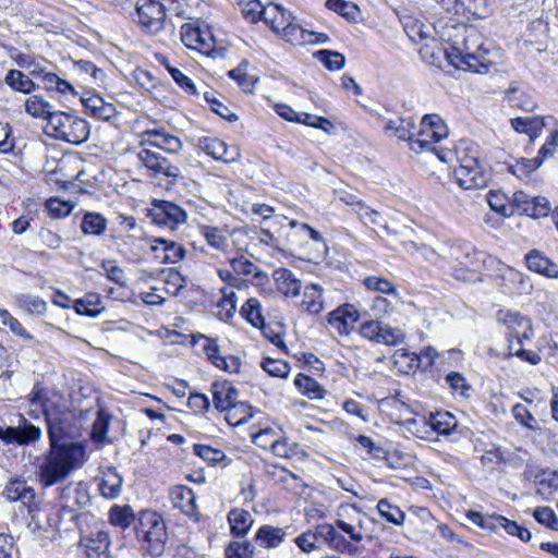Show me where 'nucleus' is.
I'll use <instances>...</instances> for the list:
<instances>
[{
    "label": "nucleus",
    "mask_w": 558,
    "mask_h": 558,
    "mask_svg": "<svg viewBox=\"0 0 558 558\" xmlns=\"http://www.w3.org/2000/svg\"><path fill=\"white\" fill-rule=\"evenodd\" d=\"M46 393L37 388V405L47 424L51 453L45 465L41 466L40 481L45 486H51L64 478L71 470L76 468L84 459L83 445L69 441L72 437L70 423L74 415L72 412L61 410L56 402L45 400Z\"/></svg>",
    "instance_id": "obj_1"
},
{
    "label": "nucleus",
    "mask_w": 558,
    "mask_h": 558,
    "mask_svg": "<svg viewBox=\"0 0 558 558\" xmlns=\"http://www.w3.org/2000/svg\"><path fill=\"white\" fill-rule=\"evenodd\" d=\"M437 157L442 162L456 160L459 163L454 167V178L462 189H478L487 184L488 178L478 161L477 146L472 142L461 140L453 149L437 150Z\"/></svg>",
    "instance_id": "obj_2"
},
{
    "label": "nucleus",
    "mask_w": 558,
    "mask_h": 558,
    "mask_svg": "<svg viewBox=\"0 0 558 558\" xmlns=\"http://www.w3.org/2000/svg\"><path fill=\"white\" fill-rule=\"evenodd\" d=\"M136 534L143 539V549L151 557L165 553L168 533L163 518L155 511H143L136 526Z\"/></svg>",
    "instance_id": "obj_3"
},
{
    "label": "nucleus",
    "mask_w": 558,
    "mask_h": 558,
    "mask_svg": "<svg viewBox=\"0 0 558 558\" xmlns=\"http://www.w3.org/2000/svg\"><path fill=\"white\" fill-rule=\"evenodd\" d=\"M448 136V128L438 114H425L420 124V130L415 133L410 143L411 150L415 153L433 151L437 156L436 146L441 140Z\"/></svg>",
    "instance_id": "obj_4"
},
{
    "label": "nucleus",
    "mask_w": 558,
    "mask_h": 558,
    "mask_svg": "<svg viewBox=\"0 0 558 558\" xmlns=\"http://www.w3.org/2000/svg\"><path fill=\"white\" fill-rule=\"evenodd\" d=\"M242 12L250 23H256L263 19L276 32H289L292 27L291 13L278 4L265 8L259 0H248Z\"/></svg>",
    "instance_id": "obj_5"
},
{
    "label": "nucleus",
    "mask_w": 558,
    "mask_h": 558,
    "mask_svg": "<svg viewBox=\"0 0 558 558\" xmlns=\"http://www.w3.org/2000/svg\"><path fill=\"white\" fill-rule=\"evenodd\" d=\"M477 33L472 32L464 39V48L461 52L460 64L463 70L485 74L493 62L488 58V49L480 41Z\"/></svg>",
    "instance_id": "obj_6"
},
{
    "label": "nucleus",
    "mask_w": 558,
    "mask_h": 558,
    "mask_svg": "<svg viewBox=\"0 0 558 558\" xmlns=\"http://www.w3.org/2000/svg\"><path fill=\"white\" fill-rule=\"evenodd\" d=\"M147 217L156 226L175 230L179 225L186 221L187 215L183 208L169 201H157L151 203Z\"/></svg>",
    "instance_id": "obj_7"
},
{
    "label": "nucleus",
    "mask_w": 558,
    "mask_h": 558,
    "mask_svg": "<svg viewBox=\"0 0 558 558\" xmlns=\"http://www.w3.org/2000/svg\"><path fill=\"white\" fill-rule=\"evenodd\" d=\"M137 158L150 171L151 177L162 175L170 179L172 183H175L181 177L180 167L159 153L143 148L138 151Z\"/></svg>",
    "instance_id": "obj_8"
},
{
    "label": "nucleus",
    "mask_w": 558,
    "mask_h": 558,
    "mask_svg": "<svg viewBox=\"0 0 558 558\" xmlns=\"http://www.w3.org/2000/svg\"><path fill=\"white\" fill-rule=\"evenodd\" d=\"M211 391L215 408L220 412H227L226 420L228 423H232V416L239 409H243L245 411L251 409L250 405L243 402H236L238 390L229 381L214 383L211 385Z\"/></svg>",
    "instance_id": "obj_9"
},
{
    "label": "nucleus",
    "mask_w": 558,
    "mask_h": 558,
    "mask_svg": "<svg viewBox=\"0 0 558 558\" xmlns=\"http://www.w3.org/2000/svg\"><path fill=\"white\" fill-rule=\"evenodd\" d=\"M136 17L143 31L156 34L163 27L166 10L158 0H138Z\"/></svg>",
    "instance_id": "obj_10"
},
{
    "label": "nucleus",
    "mask_w": 558,
    "mask_h": 558,
    "mask_svg": "<svg viewBox=\"0 0 558 558\" xmlns=\"http://www.w3.org/2000/svg\"><path fill=\"white\" fill-rule=\"evenodd\" d=\"M356 214L363 225L375 231L380 229L387 234H391L397 238H408L409 233L413 232V230L405 225L397 227L393 223H388L379 211L371 208L365 203L364 205H360V208L356 209Z\"/></svg>",
    "instance_id": "obj_11"
},
{
    "label": "nucleus",
    "mask_w": 558,
    "mask_h": 558,
    "mask_svg": "<svg viewBox=\"0 0 558 558\" xmlns=\"http://www.w3.org/2000/svg\"><path fill=\"white\" fill-rule=\"evenodd\" d=\"M69 114L51 110V106L37 96V120H40L43 132L50 137L58 138Z\"/></svg>",
    "instance_id": "obj_12"
},
{
    "label": "nucleus",
    "mask_w": 558,
    "mask_h": 558,
    "mask_svg": "<svg viewBox=\"0 0 558 558\" xmlns=\"http://www.w3.org/2000/svg\"><path fill=\"white\" fill-rule=\"evenodd\" d=\"M498 319L510 330L509 336L517 339L519 344L524 340H531L533 329L531 320L517 311H499Z\"/></svg>",
    "instance_id": "obj_13"
},
{
    "label": "nucleus",
    "mask_w": 558,
    "mask_h": 558,
    "mask_svg": "<svg viewBox=\"0 0 558 558\" xmlns=\"http://www.w3.org/2000/svg\"><path fill=\"white\" fill-rule=\"evenodd\" d=\"M359 318V311L351 304L339 306L327 316L328 324L336 329L339 335L344 336L350 335Z\"/></svg>",
    "instance_id": "obj_14"
},
{
    "label": "nucleus",
    "mask_w": 558,
    "mask_h": 558,
    "mask_svg": "<svg viewBox=\"0 0 558 558\" xmlns=\"http://www.w3.org/2000/svg\"><path fill=\"white\" fill-rule=\"evenodd\" d=\"M197 146L214 159L227 163L234 162L240 158V153L236 147H228L223 141L217 137H201L198 138Z\"/></svg>",
    "instance_id": "obj_15"
},
{
    "label": "nucleus",
    "mask_w": 558,
    "mask_h": 558,
    "mask_svg": "<svg viewBox=\"0 0 558 558\" xmlns=\"http://www.w3.org/2000/svg\"><path fill=\"white\" fill-rule=\"evenodd\" d=\"M551 123H556L553 116L518 117L510 120L512 129L518 133L526 134L531 142H534L542 134L543 129Z\"/></svg>",
    "instance_id": "obj_16"
},
{
    "label": "nucleus",
    "mask_w": 558,
    "mask_h": 558,
    "mask_svg": "<svg viewBox=\"0 0 558 558\" xmlns=\"http://www.w3.org/2000/svg\"><path fill=\"white\" fill-rule=\"evenodd\" d=\"M143 136L142 144H148L168 154L177 155L182 149L181 140L175 135L167 133L162 128L146 130Z\"/></svg>",
    "instance_id": "obj_17"
},
{
    "label": "nucleus",
    "mask_w": 558,
    "mask_h": 558,
    "mask_svg": "<svg viewBox=\"0 0 558 558\" xmlns=\"http://www.w3.org/2000/svg\"><path fill=\"white\" fill-rule=\"evenodd\" d=\"M4 495L11 501H21L29 514L35 510V490L26 481H11L4 488Z\"/></svg>",
    "instance_id": "obj_18"
},
{
    "label": "nucleus",
    "mask_w": 558,
    "mask_h": 558,
    "mask_svg": "<svg viewBox=\"0 0 558 558\" xmlns=\"http://www.w3.org/2000/svg\"><path fill=\"white\" fill-rule=\"evenodd\" d=\"M81 101L85 109L89 111L90 116L98 120L109 121L117 113L114 105L105 101L97 93H85Z\"/></svg>",
    "instance_id": "obj_19"
},
{
    "label": "nucleus",
    "mask_w": 558,
    "mask_h": 558,
    "mask_svg": "<svg viewBox=\"0 0 558 558\" xmlns=\"http://www.w3.org/2000/svg\"><path fill=\"white\" fill-rule=\"evenodd\" d=\"M88 136V123L81 118L69 114L66 121L64 122V126L58 136V140H62L71 144H81L85 142Z\"/></svg>",
    "instance_id": "obj_20"
},
{
    "label": "nucleus",
    "mask_w": 558,
    "mask_h": 558,
    "mask_svg": "<svg viewBox=\"0 0 558 558\" xmlns=\"http://www.w3.org/2000/svg\"><path fill=\"white\" fill-rule=\"evenodd\" d=\"M230 265L236 276L252 277L255 286H264L269 281L268 275L244 255L230 259Z\"/></svg>",
    "instance_id": "obj_21"
},
{
    "label": "nucleus",
    "mask_w": 558,
    "mask_h": 558,
    "mask_svg": "<svg viewBox=\"0 0 558 558\" xmlns=\"http://www.w3.org/2000/svg\"><path fill=\"white\" fill-rule=\"evenodd\" d=\"M384 123L383 129L388 136H396L399 140L408 141L409 144L413 137V130L415 124L412 118L396 117L393 119H386L380 117Z\"/></svg>",
    "instance_id": "obj_22"
},
{
    "label": "nucleus",
    "mask_w": 558,
    "mask_h": 558,
    "mask_svg": "<svg viewBox=\"0 0 558 558\" xmlns=\"http://www.w3.org/2000/svg\"><path fill=\"white\" fill-rule=\"evenodd\" d=\"M169 494L174 508L180 509L181 512L189 517L197 514L195 494L190 487L178 485L172 487Z\"/></svg>",
    "instance_id": "obj_23"
},
{
    "label": "nucleus",
    "mask_w": 558,
    "mask_h": 558,
    "mask_svg": "<svg viewBox=\"0 0 558 558\" xmlns=\"http://www.w3.org/2000/svg\"><path fill=\"white\" fill-rule=\"evenodd\" d=\"M150 250L155 253L161 252L162 255L157 254L156 257L160 258L165 264L178 263L183 259L185 255V250L182 245L163 238L154 239Z\"/></svg>",
    "instance_id": "obj_24"
},
{
    "label": "nucleus",
    "mask_w": 558,
    "mask_h": 558,
    "mask_svg": "<svg viewBox=\"0 0 558 558\" xmlns=\"http://www.w3.org/2000/svg\"><path fill=\"white\" fill-rule=\"evenodd\" d=\"M44 88L47 92H57L60 94H75L74 87L57 74L48 72L37 63V88Z\"/></svg>",
    "instance_id": "obj_25"
},
{
    "label": "nucleus",
    "mask_w": 558,
    "mask_h": 558,
    "mask_svg": "<svg viewBox=\"0 0 558 558\" xmlns=\"http://www.w3.org/2000/svg\"><path fill=\"white\" fill-rule=\"evenodd\" d=\"M227 520L230 525V534L233 537H244L254 523L250 511L240 508L231 509L228 512Z\"/></svg>",
    "instance_id": "obj_26"
},
{
    "label": "nucleus",
    "mask_w": 558,
    "mask_h": 558,
    "mask_svg": "<svg viewBox=\"0 0 558 558\" xmlns=\"http://www.w3.org/2000/svg\"><path fill=\"white\" fill-rule=\"evenodd\" d=\"M181 40L189 48L198 50L203 53H208L211 49L210 38L204 36L198 27H193L190 24L181 26Z\"/></svg>",
    "instance_id": "obj_27"
},
{
    "label": "nucleus",
    "mask_w": 558,
    "mask_h": 558,
    "mask_svg": "<svg viewBox=\"0 0 558 558\" xmlns=\"http://www.w3.org/2000/svg\"><path fill=\"white\" fill-rule=\"evenodd\" d=\"M527 268L548 278H558V265L553 263L541 252L531 251L526 257Z\"/></svg>",
    "instance_id": "obj_28"
},
{
    "label": "nucleus",
    "mask_w": 558,
    "mask_h": 558,
    "mask_svg": "<svg viewBox=\"0 0 558 558\" xmlns=\"http://www.w3.org/2000/svg\"><path fill=\"white\" fill-rule=\"evenodd\" d=\"M505 98L511 107L518 108L525 112H532L537 108L534 97L519 86L511 84L505 92Z\"/></svg>",
    "instance_id": "obj_29"
},
{
    "label": "nucleus",
    "mask_w": 558,
    "mask_h": 558,
    "mask_svg": "<svg viewBox=\"0 0 558 558\" xmlns=\"http://www.w3.org/2000/svg\"><path fill=\"white\" fill-rule=\"evenodd\" d=\"M122 483L123 478L118 473L117 469L110 466L102 473L98 486L104 497L113 499L120 495Z\"/></svg>",
    "instance_id": "obj_30"
},
{
    "label": "nucleus",
    "mask_w": 558,
    "mask_h": 558,
    "mask_svg": "<svg viewBox=\"0 0 558 558\" xmlns=\"http://www.w3.org/2000/svg\"><path fill=\"white\" fill-rule=\"evenodd\" d=\"M426 424L438 435L449 436L456 430L458 420L448 411H438L430 413Z\"/></svg>",
    "instance_id": "obj_31"
},
{
    "label": "nucleus",
    "mask_w": 558,
    "mask_h": 558,
    "mask_svg": "<svg viewBox=\"0 0 558 558\" xmlns=\"http://www.w3.org/2000/svg\"><path fill=\"white\" fill-rule=\"evenodd\" d=\"M0 439L5 444L27 445L35 440V426L28 425L22 427H0Z\"/></svg>",
    "instance_id": "obj_32"
},
{
    "label": "nucleus",
    "mask_w": 558,
    "mask_h": 558,
    "mask_svg": "<svg viewBox=\"0 0 558 558\" xmlns=\"http://www.w3.org/2000/svg\"><path fill=\"white\" fill-rule=\"evenodd\" d=\"M63 498L66 499V507L77 509H85L92 502L89 492L87 487L82 484H75L74 486H68L63 492Z\"/></svg>",
    "instance_id": "obj_33"
},
{
    "label": "nucleus",
    "mask_w": 558,
    "mask_h": 558,
    "mask_svg": "<svg viewBox=\"0 0 558 558\" xmlns=\"http://www.w3.org/2000/svg\"><path fill=\"white\" fill-rule=\"evenodd\" d=\"M284 536L286 532L283 529L263 525L257 530L255 541L260 547L275 548L283 542Z\"/></svg>",
    "instance_id": "obj_34"
},
{
    "label": "nucleus",
    "mask_w": 558,
    "mask_h": 558,
    "mask_svg": "<svg viewBox=\"0 0 558 558\" xmlns=\"http://www.w3.org/2000/svg\"><path fill=\"white\" fill-rule=\"evenodd\" d=\"M74 310L80 315L96 317L102 313L105 307L99 294L87 293L74 301Z\"/></svg>",
    "instance_id": "obj_35"
},
{
    "label": "nucleus",
    "mask_w": 558,
    "mask_h": 558,
    "mask_svg": "<svg viewBox=\"0 0 558 558\" xmlns=\"http://www.w3.org/2000/svg\"><path fill=\"white\" fill-rule=\"evenodd\" d=\"M107 229V219L99 213L84 211L81 230L84 234L100 235Z\"/></svg>",
    "instance_id": "obj_36"
},
{
    "label": "nucleus",
    "mask_w": 558,
    "mask_h": 558,
    "mask_svg": "<svg viewBox=\"0 0 558 558\" xmlns=\"http://www.w3.org/2000/svg\"><path fill=\"white\" fill-rule=\"evenodd\" d=\"M410 235L411 233H409L408 238H400V242L404 246L405 252L412 255H418L423 259L434 264L439 260V247L435 250L424 244L418 245L410 239Z\"/></svg>",
    "instance_id": "obj_37"
},
{
    "label": "nucleus",
    "mask_w": 558,
    "mask_h": 558,
    "mask_svg": "<svg viewBox=\"0 0 558 558\" xmlns=\"http://www.w3.org/2000/svg\"><path fill=\"white\" fill-rule=\"evenodd\" d=\"M278 289L286 295L296 296L301 292V281L288 269H279L275 272Z\"/></svg>",
    "instance_id": "obj_38"
},
{
    "label": "nucleus",
    "mask_w": 558,
    "mask_h": 558,
    "mask_svg": "<svg viewBox=\"0 0 558 558\" xmlns=\"http://www.w3.org/2000/svg\"><path fill=\"white\" fill-rule=\"evenodd\" d=\"M294 385L299 390L310 399H323L326 390L312 377L298 374Z\"/></svg>",
    "instance_id": "obj_39"
},
{
    "label": "nucleus",
    "mask_w": 558,
    "mask_h": 558,
    "mask_svg": "<svg viewBox=\"0 0 558 558\" xmlns=\"http://www.w3.org/2000/svg\"><path fill=\"white\" fill-rule=\"evenodd\" d=\"M111 415L102 408L97 411L96 418L90 430V438L98 444L105 442L110 424Z\"/></svg>",
    "instance_id": "obj_40"
},
{
    "label": "nucleus",
    "mask_w": 558,
    "mask_h": 558,
    "mask_svg": "<svg viewBox=\"0 0 558 558\" xmlns=\"http://www.w3.org/2000/svg\"><path fill=\"white\" fill-rule=\"evenodd\" d=\"M377 510L380 517L391 524L402 525L404 522L405 513L398 506L389 502L386 498L378 501Z\"/></svg>",
    "instance_id": "obj_41"
},
{
    "label": "nucleus",
    "mask_w": 558,
    "mask_h": 558,
    "mask_svg": "<svg viewBox=\"0 0 558 558\" xmlns=\"http://www.w3.org/2000/svg\"><path fill=\"white\" fill-rule=\"evenodd\" d=\"M320 291L322 288L316 283H313L305 289L302 307L311 314H318L324 308L323 301L320 300Z\"/></svg>",
    "instance_id": "obj_42"
},
{
    "label": "nucleus",
    "mask_w": 558,
    "mask_h": 558,
    "mask_svg": "<svg viewBox=\"0 0 558 558\" xmlns=\"http://www.w3.org/2000/svg\"><path fill=\"white\" fill-rule=\"evenodd\" d=\"M110 523L114 526L126 529L134 520V512L129 505L113 506L109 511Z\"/></svg>",
    "instance_id": "obj_43"
},
{
    "label": "nucleus",
    "mask_w": 558,
    "mask_h": 558,
    "mask_svg": "<svg viewBox=\"0 0 558 558\" xmlns=\"http://www.w3.org/2000/svg\"><path fill=\"white\" fill-rule=\"evenodd\" d=\"M241 315L254 327L264 326L260 303L257 299H248L241 307Z\"/></svg>",
    "instance_id": "obj_44"
},
{
    "label": "nucleus",
    "mask_w": 558,
    "mask_h": 558,
    "mask_svg": "<svg viewBox=\"0 0 558 558\" xmlns=\"http://www.w3.org/2000/svg\"><path fill=\"white\" fill-rule=\"evenodd\" d=\"M400 22L403 25L405 34L412 41L416 43L428 37V34L424 31V24L417 19L404 14L400 16Z\"/></svg>",
    "instance_id": "obj_45"
},
{
    "label": "nucleus",
    "mask_w": 558,
    "mask_h": 558,
    "mask_svg": "<svg viewBox=\"0 0 558 558\" xmlns=\"http://www.w3.org/2000/svg\"><path fill=\"white\" fill-rule=\"evenodd\" d=\"M496 532L499 529H504L509 535L519 537L522 542H529L531 539V532L519 525L515 521H511L502 515L496 518Z\"/></svg>",
    "instance_id": "obj_46"
},
{
    "label": "nucleus",
    "mask_w": 558,
    "mask_h": 558,
    "mask_svg": "<svg viewBox=\"0 0 558 558\" xmlns=\"http://www.w3.org/2000/svg\"><path fill=\"white\" fill-rule=\"evenodd\" d=\"M199 231L211 247L218 251H225L227 248L228 238L219 228L213 226H201Z\"/></svg>",
    "instance_id": "obj_47"
},
{
    "label": "nucleus",
    "mask_w": 558,
    "mask_h": 558,
    "mask_svg": "<svg viewBox=\"0 0 558 558\" xmlns=\"http://www.w3.org/2000/svg\"><path fill=\"white\" fill-rule=\"evenodd\" d=\"M457 13L468 12L469 14L484 19L487 16L488 1L487 0H457Z\"/></svg>",
    "instance_id": "obj_48"
},
{
    "label": "nucleus",
    "mask_w": 558,
    "mask_h": 558,
    "mask_svg": "<svg viewBox=\"0 0 558 558\" xmlns=\"http://www.w3.org/2000/svg\"><path fill=\"white\" fill-rule=\"evenodd\" d=\"M5 83L14 90L22 92L24 94L31 93L35 86V83L19 70L9 71L5 76Z\"/></svg>",
    "instance_id": "obj_49"
},
{
    "label": "nucleus",
    "mask_w": 558,
    "mask_h": 558,
    "mask_svg": "<svg viewBox=\"0 0 558 558\" xmlns=\"http://www.w3.org/2000/svg\"><path fill=\"white\" fill-rule=\"evenodd\" d=\"M326 7L343 17H345L348 21H356L357 16L360 15V10L357 5H355L353 2L345 1V0H327Z\"/></svg>",
    "instance_id": "obj_50"
},
{
    "label": "nucleus",
    "mask_w": 558,
    "mask_h": 558,
    "mask_svg": "<svg viewBox=\"0 0 558 558\" xmlns=\"http://www.w3.org/2000/svg\"><path fill=\"white\" fill-rule=\"evenodd\" d=\"M404 332L397 327H390L380 323V331L378 333L377 343L386 345H398L403 342Z\"/></svg>",
    "instance_id": "obj_51"
},
{
    "label": "nucleus",
    "mask_w": 558,
    "mask_h": 558,
    "mask_svg": "<svg viewBox=\"0 0 558 558\" xmlns=\"http://www.w3.org/2000/svg\"><path fill=\"white\" fill-rule=\"evenodd\" d=\"M255 551V546L248 542H230L226 549L225 556L226 558H253Z\"/></svg>",
    "instance_id": "obj_52"
},
{
    "label": "nucleus",
    "mask_w": 558,
    "mask_h": 558,
    "mask_svg": "<svg viewBox=\"0 0 558 558\" xmlns=\"http://www.w3.org/2000/svg\"><path fill=\"white\" fill-rule=\"evenodd\" d=\"M46 210L51 218H63L71 214L75 204L66 201H61L57 197H50L45 203Z\"/></svg>",
    "instance_id": "obj_53"
},
{
    "label": "nucleus",
    "mask_w": 558,
    "mask_h": 558,
    "mask_svg": "<svg viewBox=\"0 0 558 558\" xmlns=\"http://www.w3.org/2000/svg\"><path fill=\"white\" fill-rule=\"evenodd\" d=\"M59 514L58 512H51L47 515V529H43L40 525H37V531L43 530L41 533L37 534V541L43 542V545L46 544V541L54 542L59 538Z\"/></svg>",
    "instance_id": "obj_54"
},
{
    "label": "nucleus",
    "mask_w": 558,
    "mask_h": 558,
    "mask_svg": "<svg viewBox=\"0 0 558 558\" xmlns=\"http://www.w3.org/2000/svg\"><path fill=\"white\" fill-rule=\"evenodd\" d=\"M315 57L330 71H337L344 66L345 58L342 53L331 50H319Z\"/></svg>",
    "instance_id": "obj_55"
},
{
    "label": "nucleus",
    "mask_w": 558,
    "mask_h": 558,
    "mask_svg": "<svg viewBox=\"0 0 558 558\" xmlns=\"http://www.w3.org/2000/svg\"><path fill=\"white\" fill-rule=\"evenodd\" d=\"M262 368L272 377L286 378L290 373L289 364L283 360L265 357L260 363Z\"/></svg>",
    "instance_id": "obj_56"
},
{
    "label": "nucleus",
    "mask_w": 558,
    "mask_h": 558,
    "mask_svg": "<svg viewBox=\"0 0 558 558\" xmlns=\"http://www.w3.org/2000/svg\"><path fill=\"white\" fill-rule=\"evenodd\" d=\"M543 163L538 160L537 157L532 159L522 158L521 160L515 161V163L509 167V170L515 177L523 179L527 178L533 171L538 169Z\"/></svg>",
    "instance_id": "obj_57"
},
{
    "label": "nucleus",
    "mask_w": 558,
    "mask_h": 558,
    "mask_svg": "<svg viewBox=\"0 0 558 558\" xmlns=\"http://www.w3.org/2000/svg\"><path fill=\"white\" fill-rule=\"evenodd\" d=\"M445 379L453 391L458 392L460 396L464 398L470 397L472 387L461 373L450 372L447 374Z\"/></svg>",
    "instance_id": "obj_58"
},
{
    "label": "nucleus",
    "mask_w": 558,
    "mask_h": 558,
    "mask_svg": "<svg viewBox=\"0 0 558 558\" xmlns=\"http://www.w3.org/2000/svg\"><path fill=\"white\" fill-rule=\"evenodd\" d=\"M554 124L556 125V128L553 131H550L549 135L547 136L543 146L539 148L538 154L536 156L542 163L548 158H551L558 148V123L556 122Z\"/></svg>",
    "instance_id": "obj_59"
},
{
    "label": "nucleus",
    "mask_w": 558,
    "mask_h": 558,
    "mask_svg": "<svg viewBox=\"0 0 558 558\" xmlns=\"http://www.w3.org/2000/svg\"><path fill=\"white\" fill-rule=\"evenodd\" d=\"M549 202L547 201V198L541 196H532L530 205L527 204V208L525 207L523 209L524 215L533 218L546 217L549 214Z\"/></svg>",
    "instance_id": "obj_60"
},
{
    "label": "nucleus",
    "mask_w": 558,
    "mask_h": 558,
    "mask_svg": "<svg viewBox=\"0 0 558 558\" xmlns=\"http://www.w3.org/2000/svg\"><path fill=\"white\" fill-rule=\"evenodd\" d=\"M296 444L287 438H276L270 441L269 450L277 457L290 459L295 454Z\"/></svg>",
    "instance_id": "obj_61"
},
{
    "label": "nucleus",
    "mask_w": 558,
    "mask_h": 558,
    "mask_svg": "<svg viewBox=\"0 0 558 558\" xmlns=\"http://www.w3.org/2000/svg\"><path fill=\"white\" fill-rule=\"evenodd\" d=\"M366 289L371 291H378L385 294H397L396 287L393 283L385 278L369 276L363 280Z\"/></svg>",
    "instance_id": "obj_62"
},
{
    "label": "nucleus",
    "mask_w": 558,
    "mask_h": 558,
    "mask_svg": "<svg viewBox=\"0 0 558 558\" xmlns=\"http://www.w3.org/2000/svg\"><path fill=\"white\" fill-rule=\"evenodd\" d=\"M166 69L173 81L189 95H196L197 89L193 81L183 74L179 69L165 63Z\"/></svg>",
    "instance_id": "obj_63"
},
{
    "label": "nucleus",
    "mask_w": 558,
    "mask_h": 558,
    "mask_svg": "<svg viewBox=\"0 0 558 558\" xmlns=\"http://www.w3.org/2000/svg\"><path fill=\"white\" fill-rule=\"evenodd\" d=\"M463 257H468V254H463L461 245L449 242L439 245V259L463 264Z\"/></svg>",
    "instance_id": "obj_64"
}]
</instances>
